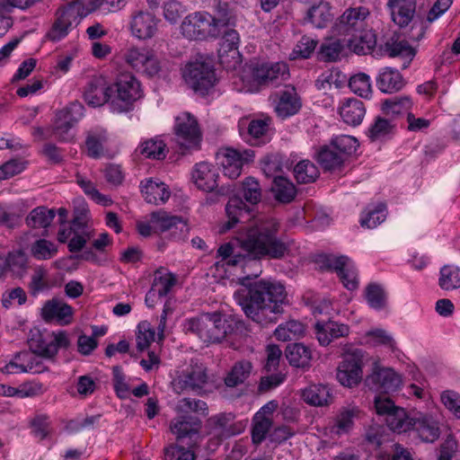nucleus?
Wrapping results in <instances>:
<instances>
[{"instance_id":"obj_1","label":"nucleus","mask_w":460,"mask_h":460,"mask_svg":"<svg viewBox=\"0 0 460 460\" xmlns=\"http://www.w3.org/2000/svg\"><path fill=\"white\" fill-rule=\"evenodd\" d=\"M279 226L276 218L260 219L253 226L244 228L230 242L222 244L217 249V256L230 266L245 260L282 259L288 252V245L278 237Z\"/></svg>"},{"instance_id":"obj_2","label":"nucleus","mask_w":460,"mask_h":460,"mask_svg":"<svg viewBox=\"0 0 460 460\" xmlns=\"http://www.w3.org/2000/svg\"><path fill=\"white\" fill-rule=\"evenodd\" d=\"M240 305L247 317L264 327L277 323L288 301L280 282L259 279L249 285L248 294Z\"/></svg>"},{"instance_id":"obj_3","label":"nucleus","mask_w":460,"mask_h":460,"mask_svg":"<svg viewBox=\"0 0 460 460\" xmlns=\"http://www.w3.org/2000/svg\"><path fill=\"white\" fill-rule=\"evenodd\" d=\"M192 180L199 190L212 193L211 197L207 199L209 204L218 202L220 198L228 197L235 190V184L233 182L219 185L218 169L207 162L195 164L192 170Z\"/></svg>"},{"instance_id":"obj_4","label":"nucleus","mask_w":460,"mask_h":460,"mask_svg":"<svg viewBox=\"0 0 460 460\" xmlns=\"http://www.w3.org/2000/svg\"><path fill=\"white\" fill-rule=\"evenodd\" d=\"M208 380L205 365L197 360H191L190 365L173 378L172 386L179 394L192 393L202 395L207 390Z\"/></svg>"},{"instance_id":"obj_5","label":"nucleus","mask_w":460,"mask_h":460,"mask_svg":"<svg viewBox=\"0 0 460 460\" xmlns=\"http://www.w3.org/2000/svg\"><path fill=\"white\" fill-rule=\"evenodd\" d=\"M117 94L111 102L112 111L121 113L133 109V103L141 98L140 83L131 74H121L111 86Z\"/></svg>"},{"instance_id":"obj_6","label":"nucleus","mask_w":460,"mask_h":460,"mask_svg":"<svg viewBox=\"0 0 460 460\" xmlns=\"http://www.w3.org/2000/svg\"><path fill=\"white\" fill-rule=\"evenodd\" d=\"M183 78L189 87L200 95L208 93L217 82L213 66L204 61L190 62L186 65Z\"/></svg>"},{"instance_id":"obj_7","label":"nucleus","mask_w":460,"mask_h":460,"mask_svg":"<svg viewBox=\"0 0 460 460\" xmlns=\"http://www.w3.org/2000/svg\"><path fill=\"white\" fill-rule=\"evenodd\" d=\"M28 344L31 351L34 354H38L44 358L53 359L60 348L69 346V340L65 332L55 333L37 330L31 333Z\"/></svg>"},{"instance_id":"obj_8","label":"nucleus","mask_w":460,"mask_h":460,"mask_svg":"<svg viewBox=\"0 0 460 460\" xmlns=\"http://www.w3.org/2000/svg\"><path fill=\"white\" fill-rule=\"evenodd\" d=\"M369 11L365 6L349 7L341 15L333 27V32L338 36L359 37L363 40V33L367 28V18Z\"/></svg>"},{"instance_id":"obj_9","label":"nucleus","mask_w":460,"mask_h":460,"mask_svg":"<svg viewBox=\"0 0 460 460\" xmlns=\"http://www.w3.org/2000/svg\"><path fill=\"white\" fill-rule=\"evenodd\" d=\"M374 404L376 413L385 416V422L391 430L397 433L411 430L414 417L408 416L404 409L395 406L389 397L376 396Z\"/></svg>"},{"instance_id":"obj_10","label":"nucleus","mask_w":460,"mask_h":460,"mask_svg":"<svg viewBox=\"0 0 460 460\" xmlns=\"http://www.w3.org/2000/svg\"><path fill=\"white\" fill-rule=\"evenodd\" d=\"M182 34L190 40L218 38V30L213 27L211 14L196 12L187 15L181 25Z\"/></svg>"},{"instance_id":"obj_11","label":"nucleus","mask_w":460,"mask_h":460,"mask_svg":"<svg viewBox=\"0 0 460 460\" xmlns=\"http://www.w3.org/2000/svg\"><path fill=\"white\" fill-rule=\"evenodd\" d=\"M174 133L176 141L184 149L198 148L201 132L198 120L189 112H182L175 118Z\"/></svg>"},{"instance_id":"obj_12","label":"nucleus","mask_w":460,"mask_h":460,"mask_svg":"<svg viewBox=\"0 0 460 460\" xmlns=\"http://www.w3.org/2000/svg\"><path fill=\"white\" fill-rule=\"evenodd\" d=\"M364 352L356 349L344 355L337 369V379L344 386L357 385L362 379Z\"/></svg>"},{"instance_id":"obj_13","label":"nucleus","mask_w":460,"mask_h":460,"mask_svg":"<svg viewBox=\"0 0 460 460\" xmlns=\"http://www.w3.org/2000/svg\"><path fill=\"white\" fill-rule=\"evenodd\" d=\"M201 421L190 415L179 416L170 422V429L179 443H185L189 447L198 445L200 435Z\"/></svg>"},{"instance_id":"obj_14","label":"nucleus","mask_w":460,"mask_h":460,"mask_svg":"<svg viewBox=\"0 0 460 460\" xmlns=\"http://www.w3.org/2000/svg\"><path fill=\"white\" fill-rule=\"evenodd\" d=\"M402 384L401 376L394 369L375 364L372 373L367 375L365 385L368 389L384 394L395 392Z\"/></svg>"},{"instance_id":"obj_15","label":"nucleus","mask_w":460,"mask_h":460,"mask_svg":"<svg viewBox=\"0 0 460 460\" xmlns=\"http://www.w3.org/2000/svg\"><path fill=\"white\" fill-rule=\"evenodd\" d=\"M80 11L81 4L77 2H71L64 8L58 9V17L47 33V38L52 41H58L66 37L73 22H76L78 18H83Z\"/></svg>"},{"instance_id":"obj_16","label":"nucleus","mask_w":460,"mask_h":460,"mask_svg":"<svg viewBox=\"0 0 460 460\" xmlns=\"http://www.w3.org/2000/svg\"><path fill=\"white\" fill-rule=\"evenodd\" d=\"M208 433L214 438L223 440L240 434L244 429L241 421H235V415L231 412H221L211 416L207 420Z\"/></svg>"},{"instance_id":"obj_17","label":"nucleus","mask_w":460,"mask_h":460,"mask_svg":"<svg viewBox=\"0 0 460 460\" xmlns=\"http://www.w3.org/2000/svg\"><path fill=\"white\" fill-rule=\"evenodd\" d=\"M253 157L254 152L251 149L241 152L227 148L221 162L224 174L232 180L238 178L242 173L243 166L252 161Z\"/></svg>"},{"instance_id":"obj_18","label":"nucleus","mask_w":460,"mask_h":460,"mask_svg":"<svg viewBox=\"0 0 460 460\" xmlns=\"http://www.w3.org/2000/svg\"><path fill=\"white\" fill-rule=\"evenodd\" d=\"M252 77L259 84L277 83L288 75V66L284 62L257 63L252 67Z\"/></svg>"},{"instance_id":"obj_19","label":"nucleus","mask_w":460,"mask_h":460,"mask_svg":"<svg viewBox=\"0 0 460 460\" xmlns=\"http://www.w3.org/2000/svg\"><path fill=\"white\" fill-rule=\"evenodd\" d=\"M214 313L202 314L197 317L186 320L184 331L187 333L196 334L204 342L215 343V317Z\"/></svg>"},{"instance_id":"obj_20","label":"nucleus","mask_w":460,"mask_h":460,"mask_svg":"<svg viewBox=\"0 0 460 460\" xmlns=\"http://www.w3.org/2000/svg\"><path fill=\"white\" fill-rule=\"evenodd\" d=\"M159 20L149 12L139 11L132 15L130 31L139 40H147L155 36Z\"/></svg>"},{"instance_id":"obj_21","label":"nucleus","mask_w":460,"mask_h":460,"mask_svg":"<svg viewBox=\"0 0 460 460\" xmlns=\"http://www.w3.org/2000/svg\"><path fill=\"white\" fill-rule=\"evenodd\" d=\"M113 88L107 86L102 77H93L87 84L84 97L89 105L99 107L111 98Z\"/></svg>"},{"instance_id":"obj_22","label":"nucleus","mask_w":460,"mask_h":460,"mask_svg":"<svg viewBox=\"0 0 460 460\" xmlns=\"http://www.w3.org/2000/svg\"><path fill=\"white\" fill-rule=\"evenodd\" d=\"M314 330L316 338L323 346H327L333 340L346 337L349 333V327L347 324L335 321L317 322Z\"/></svg>"},{"instance_id":"obj_23","label":"nucleus","mask_w":460,"mask_h":460,"mask_svg":"<svg viewBox=\"0 0 460 460\" xmlns=\"http://www.w3.org/2000/svg\"><path fill=\"white\" fill-rule=\"evenodd\" d=\"M302 107V102L295 88H287L278 94L275 111L284 119L296 114Z\"/></svg>"},{"instance_id":"obj_24","label":"nucleus","mask_w":460,"mask_h":460,"mask_svg":"<svg viewBox=\"0 0 460 460\" xmlns=\"http://www.w3.org/2000/svg\"><path fill=\"white\" fill-rule=\"evenodd\" d=\"M41 315L47 322L56 320L62 324H67L72 320L73 308L61 299L52 298L44 304Z\"/></svg>"},{"instance_id":"obj_25","label":"nucleus","mask_w":460,"mask_h":460,"mask_svg":"<svg viewBox=\"0 0 460 460\" xmlns=\"http://www.w3.org/2000/svg\"><path fill=\"white\" fill-rule=\"evenodd\" d=\"M150 224L153 225L155 233H164L173 228L182 234L188 232L187 224L181 217L171 216L164 210L151 213Z\"/></svg>"},{"instance_id":"obj_26","label":"nucleus","mask_w":460,"mask_h":460,"mask_svg":"<svg viewBox=\"0 0 460 460\" xmlns=\"http://www.w3.org/2000/svg\"><path fill=\"white\" fill-rule=\"evenodd\" d=\"M226 212L228 220L221 226L220 232L225 233L234 227L237 223L248 219L250 213L249 207L238 197H231L226 206Z\"/></svg>"},{"instance_id":"obj_27","label":"nucleus","mask_w":460,"mask_h":460,"mask_svg":"<svg viewBox=\"0 0 460 460\" xmlns=\"http://www.w3.org/2000/svg\"><path fill=\"white\" fill-rule=\"evenodd\" d=\"M141 193L147 203L164 204L171 196V191L163 181L148 179L140 183Z\"/></svg>"},{"instance_id":"obj_28","label":"nucleus","mask_w":460,"mask_h":460,"mask_svg":"<svg viewBox=\"0 0 460 460\" xmlns=\"http://www.w3.org/2000/svg\"><path fill=\"white\" fill-rule=\"evenodd\" d=\"M387 6L393 21L402 28L413 19L416 4L411 0H388Z\"/></svg>"},{"instance_id":"obj_29","label":"nucleus","mask_w":460,"mask_h":460,"mask_svg":"<svg viewBox=\"0 0 460 460\" xmlns=\"http://www.w3.org/2000/svg\"><path fill=\"white\" fill-rule=\"evenodd\" d=\"M405 84L402 75L397 69L384 67L376 77L377 88L385 93H393L400 91Z\"/></svg>"},{"instance_id":"obj_30","label":"nucleus","mask_w":460,"mask_h":460,"mask_svg":"<svg viewBox=\"0 0 460 460\" xmlns=\"http://www.w3.org/2000/svg\"><path fill=\"white\" fill-rule=\"evenodd\" d=\"M214 13L211 14L212 25L218 30V37H220L223 30L234 25L235 18L230 4L222 0H214Z\"/></svg>"},{"instance_id":"obj_31","label":"nucleus","mask_w":460,"mask_h":460,"mask_svg":"<svg viewBox=\"0 0 460 460\" xmlns=\"http://www.w3.org/2000/svg\"><path fill=\"white\" fill-rule=\"evenodd\" d=\"M411 430L416 431L421 440L425 442H434L440 434L438 421L432 417L425 415L414 417Z\"/></svg>"},{"instance_id":"obj_32","label":"nucleus","mask_w":460,"mask_h":460,"mask_svg":"<svg viewBox=\"0 0 460 460\" xmlns=\"http://www.w3.org/2000/svg\"><path fill=\"white\" fill-rule=\"evenodd\" d=\"M220 36H222V42L218 49L220 63L224 65L228 56L235 59V63H237L239 59L238 45L240 41L238 32L227 27L223 30Z\"/></svg>"},{"instance_id":"obj_33","label":"nucleus","mask_w":460,"mask_h":460,"mask_svg":"<svg viewBox=\"0 0 460 460\" xmlns=\"http://www.w3.org/2000/svg\"><path fill=\"white\" fill-rule=\"evenodd\" d=\"M366 114V108L358 99H348L340 108V115L343 121L350 126L359 125Z\"/></svg>"},{"instance_id":"obj_34","label":"nucleus","mask_w":460,"mask_h":460,"mask_svg":"<svg viewBox=\"0 0 460 460\" xmlns=\"http://www.w3.org/2000/svg\"><path fill=\"white\" fill-rule=\"evenodd\" d=\"M361 413L357 406L341 409L336 417L334 425L332 427V432L337 436L349 433L354 426V420L359 419Z\"/></svg>"},{"instance_id":"obj_35","label":"nucleus","mask_w":460,"mask_h":460,"mask_svg":"<svg viewBox=\"0 0 460 460\" xmlns=\"http://www.w3.org/2000/svg\"><path fill=\"white\" fill-rule=\"evenodd\" d=\"M384 51L391 58L400 57L404 58L402 68H406L415 56L414 49L407 40L394 38L385 43Z\"/></svg>"},{"instance_id":"obj_36","label":"nucleus","mask_w":460,"mask_h":460,"mask_svg":"<svg viewBox=\"0 0 460 460\" xmlns=\"http://www.w3.org/2000/svg\"><path fill=\"white\" fill-rule=\"evenodd\" d=\"M316 160L324 171L330 172L341 170L345 162L342 159V155H339L331 143L319 149Z\"/></svg>"},{"instance_id":"obj_37","label":"nucleus","mask_w":460,"mask_h":460,"mask_svg":"<svg viewBox=\"0 0 460 460\" xmlns=\"http://www.w3.org/2000/svg\"><path fill=\"white\" fill-rule=\"evenodd\" d=\"M333 15L331 13L329 3L320 1L308 9L305 20L312 23L315 28L323 29L327 27L332 21Z\"/></svg>"},{"instance_id":"obj_38","label":"nucleus","mask_w":460,"mask_h":460,"mask_svg":"<svg viewBox=\"0 0 460 460\" xmlns=\"http://www.w3.org/2000/svg\"><path fill=\"white\" fill-rule=\"evenodd\" d=\"M286 358L293 367H308L312 360V350L303 343H292L286 348Z\"/></svg>"},{"instance_id":"obj_39","label":"nucleus","mask_w":460,"mask_h":460,"mask_svg":"<svg viewBox=\"0 0 460 460\" xmlns=\"http://www.w3.org/2000/svg\"><path fill=\"white\" fill-rule=\"evenodd\" d=\"M271 191L275 199L284 204L292 202L296 196V189L294 183L283 176L274 177Z\"/></svg>"},{"instance_id":"obj_40","label":"nucleus","mask_w":460,"mask_h":460,"mask_svg":"<svg viewBox=\"0 0 460 460\" xmlns=\"http://www.w3.org/2000/svg\"><path fill=\"white\" fill-rule=\"evenodd\" d=\"M344 39L328 38L321 44L317 53L318 59L323 62H336L344 49Z\"/></svg>"},{"instance_id":"obj_41","label":"nucleus","mask_w":460,"mask_h":460,"mask_svg":"<svg viewBox=\"0 0 460 460\" xmlns=\"http://www.w3.org/2000/svg\"><path fill=\"white\" fill-rule=\"evenodd\" d=\"M176 277L174 274L167 271L164 268H159L155 271L152 288L158 294V297L162 298L168 295L172 287L176 284Z\"/></svg>"},{"instance_id":"obj_42","label":"nucleus","mask_w":460,"mask_h":460,"mask_svg":"<svg viewBox=\"0 0 460 460\" xmlns=\"http://www.w3.org/2000/svg\"><path fill=\"white\" fill-rule=\"evenodd\" d=\"M252 365L248 360H240L234 363L230 372L225 377V384L228 387H235L243 384L251 375Z\"/></svg>"},{"instance_id":"obj_43","label":"nucleus","mask_w":460,"mask_h":460,"mask_svg":"<svg viewBox=\"0 0 460 460\" xmlns=\"http://www.w3.org/2000/svg\"><path fill=\"white\" fill-rule=\"evenodd\" d=\"M304 401L313 406L327 405L331 401V394L327 386L313 385L303 390Z\"/></svg>"},{"instance_id":"obj_44","label":"nucleus","mask_w":460,"mask_h":460,"mask_svg":"<svg viewBox=\"0 0 460 460\" xmlns=\"http://www.w3.org/2000/svg\"><path fill=\"white\" fill-rule=\"evenodd\" d=\"M412 102L408 96L394 97L386 99L382 103V111L387 116L396 117L402 113L410 112Z\"/></svg>"},{"instance_id":"obj_45","label":"nucleus","mask_w":460,"mask_h":460,"mask_svg":"<svg viewBox=\"0 0 460 460\" xmlns=\"http://www.w3.org/2000/svg\"><path fill=\"white\" fill-rule=\"evenodd\" d=\"M438 286L446 291L460 288V269L453 265H445L440 269Z\"/></svg>"},{"instance_id":"obj_46","label":"nucleus","mask_w":460,"mask_h":460,"mask_svg":"<svg viewBox=\"0 0 460 460\" xmlns=\"http://www.w3.org/2000/svg\"><path fill=\"white\" fill-rule=\"evenodd\" d=\"M55 216L56 211L54 209L38 207L30 212L26 218V223L33 228H46L51 224Z\"/></svg>"},{"instance_id":"obj_47","label":"nucleus","mask_w":460,"mask_h":460,"mask_svg":"<svg viewBox=\"0 0 460 460\" xmlns=\"http://www.w3.org/2000/svg\"><path fill=\"white\" fill-rule=\"evenodd\" d=\"M293 172L296 181L301 184L314 182L319 177L318 168L309 160H302L297 163Z\"/></svg>"},{"instance_id":"obj_48","label":"nucleus","mask_w":460,"mask_h":460,"mask_svg":"<svg viewBox=\"0 0 460 460\" xmlns=\"http://www.w3.org/2000/svg\"><path fill=\"white\" fill-rule=\"evenodd\" d=\"M395 125L392 120L377 117L368 129V137L372 141L383 139L394 134Z\"/></svg>"},{"instance_id":"obj_49","label":"nucleus","mask_w":460,"mask_h":460,"mask_svg":"<svg viewBox=\"0 0 460 460\" xmlns=\"http://www.w3.org/2000/svg\"><path fill=\"white\" fill-rule=\"evenodd\" d=\"M106 142L105 132H88L85 139L87 155L93 158H98L103 152V144Z\"/></svg>"},{"instance_id":"obj_50","label":"nucleus","mask_w":460,"mask_h":460,"mask_svg":"<svg viewBox=\"0 0 460 460\" xmlns=\"http://www.w3.org/2000/svg\"><path fill=\"white\" fill-rule=\"evenodd\" d=\"M304 332V325L295 320L288 321L286 323L279 324L274 332L275 337L279 341H291Z\"/></svg>"},{"instance_id":"obj_51","label":"nucleus","mask_w":460,"mask_h":460,"mask_svg":"<svg viewBox=\"0 0 460 460\" xmlns=\"http://www.w3.org/2000/svg\"><path fill=\"white\" fill-rule=\"evenodd\" d=\"M315 263L321 270H341L342 266H346L349 262L347 256H334L332 254H318L314 260Z\"/></svg>"},{"instance_id":"obj_52","label":"nucleus","mask_w":460,"mask_h":460,"mask_svg":"<svg viewBox=\"0 0 460 460\" xmlns=\"http://www.w3.org/2000/svg\"><path fill=\"white\" fill-rule=\"evenodd\" d=\"M331 144L336 151L339 152V155H342V159L344 161L349 155L353 154L358 146L357 138L348 135H341L334 137L331 141Z\"/></svg>"},{"instance_id":"obj_53","label":"nucleus","mask_w":460,"mask_h":460,"mask_svg":"<svg viewBox=\"0 0 460 460\" xmlns=\"http://www.w3.org/2000/svg\"><path fill=\"white\" fill-rule=\"evenodd\" d=\"M373 35L364 31L363 40L359 37L344 38L345 45H347L353 52L358 55H366L375 44L372 40Z\"/></svg>"},{"instance_id":"obj_54","label":"nucleus","mask_w":460,"mask_h":460,"mask_svg":"<svg viewBox=\"0 0 460 460\" xmlns=\"http://www.w3.org/2000/svg\"><path fill=\"white\" fill-rule=\"evenodd\" d=\"M193 447L179 444H171L164 449V460H195Z\"/></svg>"},{"instance_id":"obj_55","label":"nucleus","mask_w":460,"mask_h":460,"mask_svg":"<svg viewBox=\"0 0 460 460\" xmlns=\"http://www.w3.org/2000/svg\"><path fill=\"white\" fill-rule=\"evenodd\" d=\"M155 332L151 324L143 321L137 325V332L136 337L137 349L138 351H144L155 341Z\"/></svg>"},{"instance_id":"obj_56","label":"nucleus","mask_w":460,"mask_h":460,"mask_svg":"<svg viewBox=\"0 0 460 460\" xmlns=\"http://www.w3.org/2000/svg\"><path fill=\"white\" fill-rule=\"evenodd\" d=\"M366 299L368 305L376 310L385 306L386 295L380 285L371 283L366 288Z\"/></svg>"},{"instance_id":"obj_57","label":"nucleus","mask_w":460,"mask_h":460,"mask_svg":"<svg viewBox=\"0 0 460 460\" xmlns=\"http://www.w3.org/2000/svg\"><path fill=\"white\" fill-rule=\"evenodd\" d=\"M318 41L309 36H303L293 49L290 57L292 59L308 58L314 53Z\"/></svg>"},{"instance_id":"obj_58","label":"nucleus","mask_w":460,"mask_h":460,"mask_svg":"<svg viewBox=\"0 0 460 460\" xmlns=\"http://www.w3.org/2000/svg\"><path fill=\"white\" fill-rule=\"evenodd\" d=\"M349 86L354 93L365 98L368 97L372 91L370 78L365 73H358L351 76Z\"/></svg>"},{"instance_id":"obj_59","label":"nucleus","mask_w":460,"mask_h":460,"mask_svg":"<svg viewBox=\"0 0 460 460\" xmlns=\"http://www.w3.org/2000/svg\"><path fill=\"white\" fill-rule=\"evenodd\" d=\"M385 208V205L381 203L373 209H367L365 216L360 219V225L367 228L376 227L384 222L386 217Z\"/></svg>"},{"instance_id":"obj_60","label":"nucleus","mask_w":460,"mask_h":460,"mask_svg":"<svg viewBox=\"0 0 460 460\" xmlns=\"http://www.w3.org/2000/svg\"><path fill=\"white\" fill-rule=\"evenodd\" d=\"M140 153L146 158L163 160L166 156L165 144L162 140H147L141 145Z\"/></svg>"},{"instance_id":"obj_61","label":"nucleus","mask_w":460,"mask_h":460,"mask_svg":"<svg viewBox=\"0 0 460 460\" xmlns=\"http://www.w3.org/2000/svg\"><path fill=\"white\" fill-rule=\"evenodd\" d=\"M253 420L252 439L254 444H261L265 439L271 427V420L265 416L260 415V412L256 413Z\"/></svg>"},{"instance_id":"obj_62","label":"nucleus","mask_w":460,"mask_h":460,"mask_svg":"<svg viewBox=\"0 0 460 460\" xmlns=\"http://www.w3.org/2000/svg\"><path fill=\"white\" fill-rule=\"evenodd\" d=\"M84 108L82 103L78 102H71L68 106L63 110L58 111L56 116L64 119L66 122H69L73 127L82 119L84 115Z\"/></svg>"},{"instance_id":"obj_63","label":"nucleus","mask_w":460,"mask_h":460,"mask_svg":"<svg viewBox=\"0 0 460 460\" xmlns=\"http://www.w3.org/2000/svg\"><path fill=\"white\" fill-rule=\"evenodd\" d=\"M176 411L186 414L195 412L206 415L208 406L204 401L184 397L178 402Z\"/></svg>"},{"instance_id":"obj_64","label":"nucleus","mask_w":460,"mask_h":460,"mask_svg":"<svg viewBox=\"0 0 460 460\" xmlns=\"http://www.w3.org/2000/svg\"><path fill=\"white\" fill-rule=\"evenodd\" d=\"M31 252L38 260H49L57 254L58 248L52 242L40 239L33 243Z\"/></svg>"}]
</instances>
